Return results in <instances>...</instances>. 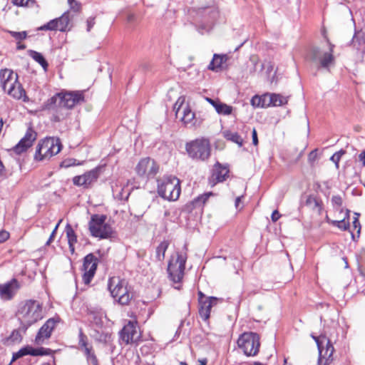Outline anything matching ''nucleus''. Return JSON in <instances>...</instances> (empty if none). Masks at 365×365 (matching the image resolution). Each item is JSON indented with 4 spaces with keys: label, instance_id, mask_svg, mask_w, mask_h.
<instances>
[{
    "label": "nucleus",
    "instance_id": "obj_10",
    "mask_svg": "<svg viewBox=\"0 0 365 365\" xmlns=\"http://www.w3.org/2000/svg\"><path fill=\"white\" fill-rule=\"evenodd\" d=\"M259 335L255 332H245L237 341L238 346L247 356H256L260 347Z\"/></svg>",
    "mask_w": 365,
    "mask_h": 365
},
{
    "label": "nucleus",
    "instance_id": "obj_53",
    "mask_svg": "<svg viewBox=\"0 0 365 365\" xmlns=\"http://www.w3.org/2000/svg\"><path fill=\"white\" fill-rule=\"evenodd\" d=\"M53 350L48 348L38 347V356H48L52 354Z\"/></svg>",
    "mask_w": 365,
    "mask_h": 365
},
{
    "label": "nucleus",
    "instance_id": "obj_43",
    "mask_svg": "<svg viewBox=\"0 0 365 365\" xmlns=\"http://www.w3.org/2000/svg\"><path fill=\"white\" fill-rule=\"evenodd\" d=\"M14 5L21 7H33L36 4L35 0H11Z\"/></svg>",
    "mask_w": 365,
    "mask_h": 365
},
{
    "label": "nucleus",
    "instance_id": "obj_60",
    "mask_svg": "<svg viewBox=\"0 0 365 365\" xmlns=\"http://www.w3.org/2000/svg\"><path fill=\"white\" fill-rule=\"evenodd\" d=\"M29 355L31 356H38V348H34L29 345Z\"/></svg>",
    "mask_w": 365,
    "mask_h": 365
},
{
    "label": "nucleus",
    "instance_id": "obj_12",
    "mask_svg": "<svg viewBox=\"0 0 365 365\" xmlns=\"http://www.w3.org/2000/svg\"><path fill=\"white\" fill-rule=\"evenodd\" d=\"M78 349L83 352L88 364L99 365L93 348L89 344L88 336L83 333L82 328L79 329L78 332Z\"/></svg>",
    "mask_w": 365,
    "mask_h": 365
},
{
    "label": "nucleus",
    "instance_id": "obj_45",
    "mask_svg": "<svg viewBox=\"0 0 365 365\" xmlns=\"http://www.w3.org/2000/svg\"><path fill=\"white\" fill-rule=\"evenodd\" d=\"M7 32L15 38L18 42L23 41L27 38V32L26 31L18 32L14 31H7Z\"/></svg>",
    "mask_w": 365,
    "mask_h": 365
},
{
    "label": "nucleus",
    "instance_id": "obj_59",
    "mask_svg": "<svg viewBox=\"0 0 365 365\" xmlns=\"http://www.w3.org/2000/svg\"><path fill=\"white\" fill-rule=\"evenodd\" d=\"M281 217V214L277 210H274L271 215V219L273 222H277Z\"/></svg>",
    "mask_w": 365,
    "mask_h": 365
},
{
    "label": "nucleus",
    "instance_id": "obj_49",
    "mask_svg": "<svg viewBox=\"0 0 365 365\" xmlns=\"http://www.w3.org/2000/svg\"><path fill=\"white\" fill-rule=\"evenodd\" d=\"M185 99L182 97H180L173 106V110L175 111L176 116L178 115L181 109H182Z\"/></svg>",
    "mask_w": 365,
    "mask_h": 365
},
{
    "label": "nucleus",
    "instance_id": "obj_38",
    "mask_svg": "<svg viewBox=\"0 0 365 365\" xmlns=\"http://www.w3.org/2000/svg\"><path fill=\"white\" fill-rule=\"evenodd\" d=\"M211 195H213L212 192H205L195 197L192 201L198 208H202Z\"/></svg>",
    "mask_w": 365,
    "mask_h": 365
},
{
    "label": "nucleus",
    "instance_id": "obj_31",
    "mask_svg": "<svg viewBox=\"0 0 365 365\" xmlns=\"http://www.w3.org/2000/svg\"><path fill=\"white\" fill-rule=\"evenodd\" d=\"M225 59H227V55L214 54L212 61L207 66V68L216 72L220 71Z\"/></svg>",
    "mask_w": 365,
    "mask_h": 365
},
{
    "label": "nucleus",
    "instance_id": "obj_62",
    "mask_svg": "<svg viewBox=\"0 0 365 365\" xmlns=\"http://www.w3.org/2000/svg\"><path fill=\"white\" fill-rule=\"evenodd\" d=\"M359 160L362 163L363 166H365V150H363L359 155Z\"/></svg>",
    "mask_w": 365,
    "mask_h": 365
},
{
    "label": "nucleus",
    "instance_id": "obj_47",
    "mask_svg": "<svg viewBox=\"0 0 365 365\" xmlns=\"http://www.w3.org/2000/svg\"><path fill=\"white\" fill-rule=\"evenodd\" d=\"M353 226L355 229H357V235L356 236L354 233H351V238L354 241H356L360 236L361 226L357 217H354Z\"/></svg>",
    "mask_w": 365,
    "mask_h": 365
},
{
    "label": "nucleus",
    "instance_id": "obj_58",
    "mask_svg": "<svg viewBox=\"0 0 365 365\" xmlns=\"http://www.w3.org/2000/svg\"><path fill=\"white\" fill-rule=\"evenodd\" d=\"M252 144L254 145H257L259 143V140H258L257 133V130L255 128L252 129Z\"/></svg>",
    "mask_w": 365,
    "mask_h": 365
},
{
    "label": "nucleus",
    "instance_id": "obj_28",
    "mask_svg": "<svg viewBox=\"0 0 365 365\" xmlns=\"http://www.w3.org/2000/svg\"><path fill=\"white\" fill-rule=\"evenodd\" d=\"M91 322L98 327H102L103 324V317H106L105 312L101 309H91L88 311Z\"/></svg>",
    "mask_w": 365,
    "mask_h": 365
},
{
    "label": "nucleus",
    "instance_id": "obj_14",
    "mask_svg": "<svg viewBox=\"0 0 365 365\" xmlns=\"http://www.w3.org/2000/svg\"><path fill=\"white\" fill-rule=\"evenodd\" d=\"M198 312L202 320L207 321L210 318V310L212 306L217 304L218 299L215 297H206L202 291H198Z\"/></svg>",
    "mask_w": 365,
    "mask_h": 365
},
{
    "label": "nucleus",
    "instance_id": "obj_41",
    "mask_svg": "<svg viewBox=\"0 0 365 365\" xmlns=\"http://www.w3.org/2000/svg\"><path fill=\"white\" fill-rule=\"evenodd\" d=\"M331 225L338 227L339 230L342 231L348 230L350 227L349 222L345 221V220L331 221Z\"/></svg>",
    "mask_w": 365,
    "mask_h": 365
},
{
    "label": "nucleus",
    "instance_id": "obj_15",
    "mask_svg": "<svg viewBox=\"0 0 365 365\" xmlns=\"http://www.w3.org/2000/svg\"><path fill=\"white\" fill-rule=\"evenodd\" d=\"M102 168L97 166L81 175H76L73 178V183L76 186L89 188L100 176Z\"/></svg>",
    "mask_w": 365,
    "mask_h": 365
},
{
    "label": "nucleus",
    "instance_id": "obj_39",
    "mask_svg": "<svg viewBox=\"0 0 365 365\" xmlns=\"http://www.w3.org/2000/svg\"><path fill=\"white\" fill-rule=\"evenodd\" d=\"M310 336L314 340L317 344V349H320L322 345H324L327 342V340H329V339L325 334H320L319 336H316L314 333L310 334Z\"/></svg>",
    "mask_w": 365,
    "mask_h": 365
},
{
    "label": "nucleus",
    "instance_id": "obj_35",
    "mask_svg": "<svg viewBox=\"0 0 365 365\" xmlns=\"http://www.w3.org/2000/svg\"><path fill=\"white\" fill-rule=\"evenodd\" d=\"M169 242L168 240H163L156 247L155 250V258L158 261H163L165 258L166 250L169 247Z\"/></svg>",
    "mask_w": 365,
    "mask_h": 365
},
{
    "label": "nucleus",
    "instance_id": "obj_6",
    "mask_svg": "<svg viewBox=\"0 0 365 365\" xmlns=\"http://www.w3.org/2000/svg\"><path fill=\"white\" fill-rule=\"evenodd\" d=\"M158 182V193L161 197L169 201H175L179 198L181 187L180 181L177 177L165 176Z\"/></svg>",
    "mask_w": 365,
    "mask_h": 365
},
{
    "label": "nucleus",
    "instance_id": "obj_63",
    "mask_svg": "<svg viewBox=\"0 0 365 365\" xmlns=\"http://www.w3.org/2000/svg\"><path fill=\"white\" fill-rule=\"evenodd\" d=\"M235 262L233 263L234 267L235 268L240 267L241 265V259H240V257L238 256H236L235 257Z\"/></svg>",
    "mask_w": 365,
    "mask_h": 365
},
{
    "label": "nucleus",
    "instance_id": "obj_8",
    "mask_svg": "<svg viewBox=\"0 0 365 365\" xmlns=\"http://www.w3.org/2000/svg\"><path fill=\"white\" fill-rule=\"evenodd\" d=\"M106 215L94 214L91 216L88 222L91 236L100 239H108L113 236L115 232L109 224L106 223Z\"/></svg>",
    "mask_w": 365,
    "mask_h": 365
},
{
    "label": "nucleus",
    "instance_id": "obj_24",
    "mask_svg": "<svg viewBox=\"0 0 365 365\" xmlns=\"http://www.w3.org/2000/svg\"><path fill=\"white\" fill-rule=\"evenodd\" d=\"M26 331H24L21 329V324L19 327L18 329H14L10 335L5 338L4 339V344L6 345H13L15 344H19L21 342L23 339V334H26Z\"/></svg>",
    "mask_w": 365,
    "mask_h": 365
},
{
    "label": "nucleus",
    "instance_id": "obj_7",
    "mask_svg": "<svg viewBox=\"0 0 365 365\" xmlns=\"http://www.w3.org/2000/svg\"><path fill=\"white\" fill-rule=\"evenodd\" d=\"M62 148L58 138L49 137L40 140L37 145L34 159L38 161L48 160L58 154Z\"/></svg>",
    "mask_w": 365,
    "mask_h": 365
},
{
    "label": "nucleus",
    "instance_id": "obj_33",
    "mask_svg": "<svg viewBox=\"0 0 365 365\" xmlns=\"http://www.w3.org/2000/svg\"><path fill=\"white\" fill-rule=\"evenodd\" d=\"M287 98L280 94L269 93V104L270 106H280L287 104Z\"/></svg>",
    "mask_w": 365,
    "mask_h": 365
},
{
    "label": "nucleus",
    "instance_id": "obj_51",
    "mask_svg": "<svg viewBox=\"0 0 365 365\" xmlns=\"http://www.w3.org/2000/svg\"><path fill=\"white\" fill-rule=\"evenodd\" d=\"M76 165H79V163H76V159L68 158V159H66L63 161H62L60 165L61 168H69L71 166Z\"/></svg>",
    "mask_w": 365,
    "mask_h": 365
},
{
    "label": "nucleus",
    "instance_id": "obj_44",
    "mask_svg": "<svg viewBox=\"0 0 365 365\" xmlns=\"http://www.w3.org/2000/svg\"><path fill=\"white\" fill-rule=\"evenodd\" d=\"M29 345L25 346L20 349L17 352L13 354L12 359L11 363L20 359L24 356L29 355Z\"/></svg>",
    "mask_w": 365,
    "mask_h": 365
},
{
    "label": "nucleus",
    "instance_id": "obj_25",
    "mask_svg": "<svg viewBox=\"0 0 365 365\" xmlns=\"http://www.w3.org/2000/svg\"><path fill=\"white\" fill-rule=\"evenodd\" d=\"M304 205L307 207H309L312 210H317V212L319 215L322 214L323 210V202L322 200L314 195H309L307 197Z\"/></svg>",
    "mask_w": 365,
    "mask_h": 365
},
{
    "label": "nucleus",
    "instance_id": "obj_22",
    "mask_svg": "<svg viewBox=\"0 0 365 365\" xmlns=\"http://www.w3.org/2000/svg\"><path fill=\"white\" fill-rule=\"evenodd\" d=\"M61 107L72 108L76 104L84 101V96L82 91H70L61 93Z\"/></svg>",
    "mask_w": 365,
    "mask_h": 365
},
{
    "label": "nucleus",
    "instance_id": "obj_30",
    "mask_svg": "<svg viewBox=\"0 0 365 365\" xmlns=\"http://www.w3.org/2000/svg\"><path fill=\"white\" fill-rule=\"evenodd\" d=\"M66 237L68 239V247L71 252L73 254L75 252L74 245L77 242V236L73 230V227L70 224H67L65 227Z\"/></svg>",
    "mask_w": 365,
    "mask_h": 365
},
{
    "label": "nucleus",
    "instance_id": "obj_50",
    "mask_svg": "<svg viewBox=\"0 0 365 365\" xmlns=\"http://www.w3.org/2000/svg\"><path fill=\"white\" fill-rule=\"evenodd\" d=\"M198 208L196 205L194 204V202L192 200L186 203L182 209V211L184 212H187L188 214L191 213L195 209Z\"/></svg>",
    "mask_w": 365,
    "mask_h": 365
},
{
    "label": "nucleus",
    "instance_id": "obj_40",
    "mask_svg": "<svg viewBox=\"0 0 365 365\" xmlns=\"http://www.w3.org/2000/svg\"><path fill=\"white\" fill-rule=\"evenodd\" d=\"M57 21L56 19L49 21L48 23L38 28V31H57Z\"/></svg>",
    "mask_w": 365,
    "mask_h": 365
},
{
    "label": "nucleus",
    "instance_id": "obj_13",
    "mask_svg": "<svg viewBox=\"0 0 365 365\" xmlns=\"http://www.w3.org/2000/svg\"><path fill=\"white\" fill-rule=\"evenodd\" d=\"M98 259L93 253H89L83 258L82 276L85 284H88L93 279L98 267Z\"/></svg>",
    "mask_w": 365,
    "mask_h": 365
},
{
    "label": "nucleus",
    "instance_id": "obj_36",
    "mask_svg": "<svg viewBox=\"0 0 365 365\" xmlns=\"http://www.w3.org/2000/svg\"><path fill=\"white\" fill-rule=\"evenodd\" d=\"M56 20L57 21V26H58L57 31H60L61 32H65L68 29L69 21H70L68 13V12L64 13L60 17L56 18Z\"/></svg>",
    "mask_w": 365,
    "mask_h": 365
},
{
    "label": "nucleus",
    "instance_id": "obj_11",
    "mask_svg": "<svg viewBox=\"0 0 365 365\" xmlns=\"http://www.w3.org/2000/svg\"><path fill=\"white\" fill-rule=\"evenodd\" d=\"M158 170L159 166L157 163L149 157L141 159L135 167L138 175L144 179L154 178Z\"/></svg>",
    "mask_w": 365,
    "mask_h": 365
},
{
    "label": "nucleus",
    "instance_id": "obj_52",
    "mask_svg": "<svg viewBox=\"0 0 365 365\" xmlns=\"http://www.w3.org/2000/svg\"><path fill=\"white\" fill-rule=\"evenodd\" d=\"M331 203L334 207H341L343 203L341 197L340 195H333L331 197Z\"/></svg>",
    "mask_w": 365,
    "mask_h": 365
},
{
    "label": "nucleus",
    "instance_id": "obj_9",
    "mask_svg": "<svg viewBox=\"0 0 365 365\" xmlns=\"http://www.w3.org/2000/svg\"><path fill=\"white\" fill-rule=\"evenodd\" d=\"M305 58L307 61L317 65V69H329L334 63V56L332 53H326L319 46H311L307 49Z\"/></svg>",
    "mask_w": 365,
    "mask_h": 365
},
{
    "label": "nucleus",
    "instance_id": "obj_1",
    "mask_svg": "<svg viewBox=\"0 0 365 365\" xmlns=\"http://www.w3.org/2000/svg\"><path fill=\"white\" fill-rule=\"evenodd\" d=\"M16 316L21 324V329H27L43 319L42 304L35 299H26L20 302L17 306Z\"/></svg>",
    "mask_w": 365,
    "mask_h": 365
},
{
    "label": "nucleus",
    "instance_id": "obj_32",
    "mask_svg": "<svg viewBox=\"0 0 365 365\" xmlns=\"http://www.w3.org/2000/svg\"><path fill=\"white\" fill-rule=\"evenodd\" d=\"M205 100L215 108L217 113L228 115V105L221 103L218 99L214 100L206 97Z\"/></svg>",
    "mask_w": 365,
    "mask_h": 365
},
{
    "label": "nucleus",
    "instance_id": "obj_46",
    "mask_svg": "<svg viewBox=\"0 0 365 365\" xmlns=\"http://www.w3.org/2000/svg\"><path fill=\"white\" fill-rule=\"evenodd\" d=\"M245 188L244 187V192L238 195L235 197V207L238 211L240 212L244 208V202L242 201V199L245 198Z\"/></svg>",
    "mask_w": 365,
    "mask_h": 365
},
{
    "label": "nucleus",
    "instance_id": "obj_23",
    "mask_svg": "<svg viewBox=\"0 0 365 365\" xmlns=\"http://www.w3.org/2000/svg\"><path fill=\"white\" fill-rule=\"evenodd\" d=\"M210 182L216 184L225 180L226 175H228V169L223 167L219 162H217L212 169Z\"/></svg>",
    "mask_w": 365,
    "mask_h": 365
},
{
    "label": "nucleus",
    "instance_id": "obj_64",
    "mask_svg": "<svg viewBox=\"0 0 365 365\" xmlns=\"http://www.w3.org/2000/svg\"><path fill=\"white\" fill-rule=\"evenodd\" d=\"M69 5H72V4H76V9H81V4L76 0H68Z\"/></svg>",
    "mask_w": 365,
    "mask_h": 365
},
{
    "label": "nucleus",
    "instance_id": "obj_20",
    "mask_svg": "<svg viewBox=\"0 0 365 365\" xmlns=\"http://www.w3.org/2000/svg\"><path fill=\"white\" fill-rule=\"evenodd\" d=\"M58 322V317H52L48 319L39 329L35 337V342L38 344L42 342L44 339L50 338L53 330Z\"/></svg>",
    "mask_w": 365,
    "mask_h": 365
},
{
    "label": "nucleus",
    "instance_id": "obj_42",
    "mask_svg": "<svg viewBox=\"0 0 365 365\" xmlns=\"http://www.w3.org/2000/svg\"><path fill=\"white\" fill-rule=\"evenodd\" d=\"M346 153V151L344 149H341L340 150L334 153L330 158V160L332 161L336 168L338 169L339 168V161L341 158Z\"/></svg>",
    "mask_w": 365,
    "mask_h": 365
},
{
    "label": "nucleus",
    "instance_id": "obj_61",
    "mask_svg": "<svg viewBox=\"0 0 365 365\" xmlns=\"http://www.w3.org/2000/svg\"><path fill=\"white\" fill-rule=\"evenodd\" d=\"M324 37L326 38V41H327V43L329 44V52H325V53H332L333 54L334 45L331 43V41H329V39L327 36H324Z\"/></svg>",
    "mask_w": 365,
    "mask_h": 365
},
{
    "label": "nucleus",
    "instance_id": "obj_18",
    "mask_svg": "<svg viewBox=\"0 0 365 365\" xmlns=\"http://www.w3.org/2000/svg\"><path fill=\"white\" fill-rule=\"evenodd\" d=\"M37 137L36 132L32 128H29L25 135L19 140V142L13 148V150L16 154H21L32 146L33 143Z\"/></svg>",
    "mask_w": 365,
    "mask_h": 365
},
{
    "label": "nucleus",
    "instance_id": "obj_55",
    "mask_svg": "<svg viewBox=\"0 0 365 365\" xmlns=\"http://www.w3.org/2000/svg\"><path fill=\"white\" fill-rule=\"evenodd\" d=\"M10 234L6 230L0 231V242H4L9 238Z\"/></svg>",
    "mask_w": 365,
    "mask_h": 365
},
{
    "label": "nucleus",
    "instance_id": "obj_57",
    "mask_svg": "<svg viewBox=\"0 0 365 365\" xmlns=\"http://www.w3.org/2000/svg\"><path fill=\"white\" fill-rule=\"evenodd\" d=\"M61 222V220H60L59 222L56 225V227H55L54 230H53V232H51L48 241L46 242V245H49L51 244V242L53 240L56 230H57L58 227Z\"/></svg>",
    "mask_w": 365,
    "mask_h": 365
},
{
    "label": "nucleus",
    "instance_id": "obj_3",
    "mask_svg": "<svg viewBox=\"0 0 365 365\" xmlns=\"http://www.w3.org/2000/svg\"><path fill=\"white\" fill-rule=\"evenodd\" d=\"M128 285V282L119 277H110L108 281V289L112 297L123 306L128 305L133 297Z\"/></svg>",
    "mask_w": 365,
    "mask_h": 365
},
{
    "label": "nucleus",
    "instance_id": "obj_5",
    "mask_svg": "<svg viewBox=\"0 0 365 365\" xmlns=\"http://www.w3.org/2000/svg\"><path fill=\"white\" fill-rule=\"evenodd\" d=\"M185 150L192 160L205 161L211 155L210 140L205 137L197 138L186 143Z\"/></svg>",
    "mask_w": 365,
    "mask_h": 365
},
{
    "label": "nucleus",
    "instance_id": "obj_2",
    "mask_svg": "<svg viewBox=\"0 0 365 365\" xmlns=\"http://www.w3.org/2000/svg\"><path fill=\"white\" fill-rule=\"evenodd\" d=\"M184 249L185 250V252L176 251L168 261V277L170 281L174 284L182 283L185 275V264L187 259L186 245L184 246Z\"/></svg>",
    "mask_w": 365,
    "mask_h": 365
},
{
    "label": "nucleus",
    "instance_id": "obj_4",
    "mask_svg": "<svg viewBox=\"0 0 365 365\" xmlns=\"http://www.w3.org/2000/svg\"><path fill=\"white\" fill-rule=\"evenodd\" d=\"M1 87L5 92L14 98L21 99L26 96V91L18 81V74L12 70L5 68L0 71Z\"/></svg>",
    "mask_w": 365,
    "mask_h": 365
},
{
    "label": "nucleus",
    "instance_id": "obj_17",
    "mask_svg": "<svg viewBox=\"0 0 365 365\" xmlns=\"http://www.w3.org/2000/svg\"><path fill=\"white\" fill-rule=\"evenodd\" d=\"M198 14L203 18L201 26L202 29L209 31L219 16V11L215 6H210L201 9L198 11Z\"/></svg>",
    "mask_w": 365,
    "mask_h": 365
},
{
    "label": "nucleus",
    "instance_id": "obj_34",
    "mask_svg": "<svg viewBox=\"0 0 365 365\" xmlns=\"http://www.w3.org/2000/svg\"><path fill=\"white\" fill-rule=\"evenodd\" d=\"M28 53L29 56L31 58H32L35 61L38 63L44 70L47 69L48 63L41 53L34 50H29Z\"/></svg>",
    "mask_w": 365,
    "mask_h": 365
},
{
    "label": "nucleus",
    "instance_id": "obj_29",
    "mask_svg": "<svg viewBox=\"0 0 365 365\" xmlns=\"http://www.w3.org/2000/svg\"><path fill=\"white\" fill-rule=\"evenodd\" d=\"M180 119L186 125H194L195 124V113L191 110L189 105H186L182 108V116Z\"/></svg>",
    "mask_w": 365,
    "mask_h": 365
},
{
    "label": "nucleus",
    "instance_id": "obj_27",
    "mask_svg": "<svg viewBox=\"0 0 365 365\" xmlns=\"http://www.w3.org/2000/svg\"><path fill=\"white\" fill-rule=\"evenodd\" d=\"M250 103L254 108L269 107V93H265L262 96L255 95L251 98Z\"/></svg>",
    "mask_w": 365,
    "mask_h": 365
},
{
    "label": "nucleus",
    "instance_id": "obj_16",
    "mask_svg": "<svg viewBox=\"0 0 365 365\" xmlns=\"http://www.w3.org/2000/svg\"><path fill=\"white\" fill-rule=\"evenodd\" d=\"M21 287V283L16 278H12L5 283H0V298L4 301L13 299Z\"/></svg>",
    "mask_w": 365,
    "mask_h": 365
},
{
    "label": "nucleus",
    "instance_id": "obj_26",
    "mask_svg": "<svg viewBox=\"0 0 365 365\" xmlns=\"http://www.w3.org/2000/svg\"><path fill=\"white\" fill-rule=\"evenodd\" d=\"M351 44L359 52L364 53L365 51V37L364 34L361 31H355L352 37Z\"/></svg>",
    "mask_w": 365,
    "mask_h": 365
},
{
    "label": "nucleus",
    "instance_id": "obj_56",
    "mask_svg": "<svg viewBox=\"0 0 365 365\" xmlns=\"http://www.w3.org/2000/svg\"><path fill=\"white\" fill-rule=\"evenodd\" d=\"M86 24H87L86 30H87V31L89 32L96 24L95 17H92V16L89 17L86 21Z\"/></svg>",
    "mask_w": 365,
    "mask_h": 365
},
{
    "label": "nucleus",
    "instance_id": "obj_54",
    "mask_svg": "<svg viewBox=\"0 0 365 365\" xmlns=\"http://www.w3.org/2000/svg\"><path fill=\"white\" fill-rule=\"evenodd\" d=\"M317 158V150L315 149L312 150L308 155V161L310 163H313Z\"/></svg>",
    "mask_w": 365,
    "mask_h": 365
},
{
    "label": "nucleus",
    "instance_id": "obj_21",
    "mask_svg": "<svg viewBox=\"0 0 365 365\" xmlns=\"http://www.w3.org/2000/svg\"><path fill=\"white\" fill-rule=\"evenodd\" d=\"M120 336L127 344L136 342L139 338L137 331V322L128 321L120 331Z\"/></svg>",
    "mask_w": 365,
    "mask_h": 365
},
{
    "label": "nucleus",
    "instance_id": "obj_48",
    "mask_svg": "<svg viewBox=\"0 0 365 365\" xmlns=\"http://www.w3.org/2000/svg\"><path fill=\"white\" fill-rule=\"evenodd\" d=\"M230 141H232L236 144H237L240 147L242 146L244 143V139L240 135L237 133H230Z\"/></svg>",
    "mask_w": 365,
    "mask_h": 365
},
{
    "label": "nucleus",
    "instance_id": "obj_19",
    "mask_svg": "<svg viewBox=\"0 0 365 365\" xmlns=\"http://www.w3.org/2000/svg\"><path fill=\"white\" fill-rule=\"evenodd\" d=\"M335 349L331 340H327L324 345H322L320 349H318V365H330L334 361L333 354Z\"/></svg>",
    "mask_w": 365,
    "mask_h": 365
},
{
    "label": "nucleus",
    "instance_id": "obj_37",
    "mask_svg": "<svg viewBox=\"0 0 365 365\" xmlns=\"http://www.w3.org/2000/svg\"><path fill=\"white\" fill-rule=\"evenodd\" d=\"M61 93H58L48 99L46 107L48 109H55L56 108L61 107Z\"/></svg>",
    "mask_w": 365,
    "mask_h": 365
}]
</instances>
